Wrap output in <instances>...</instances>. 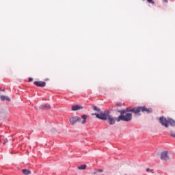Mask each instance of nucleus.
I'll return each mask as SVG.
<instances>
[{
	"mask_svg": "<svg viewBox=\"0 0 175 175\" xmlns=\"http://www.w3.org/2000/svg\"><path fill=\"white\" fill-rule=\"evenodd\" d=\"M109 115L110 112L109 111H105L104 112H100V113H92V116H96V118H99V120H103L104 121L107 120Z\"/></svg>",
	"mask_w": 175,
	"mask_h": 175,
	"instance_id": "nucleus-2",
	"label": "nucleus"
},
{
	"mask_svg": "<svg viewBox=\"0 0 175 175\" xmlns=\"http://www.w3.org/2000/svg\"><path fill=\"white\" fill-rule=\"evenodd\" d=\"M33 84L34 85H36V87H41V88L46 87V82L44 81H34Z\"/></svg>",
	"mask_w": 175,
	"mask_h": 175,
	"instance_id": "nucleus-9",
	"label": "nucleus"
},
{
	"mask_svg": "<svg viewBox=\"0 0 175 175\" xmlns=\"http://www.w3.org/2000/svg\"><path fill=\"white\" fill-rule=\"evenodd\" d=\"M122 111H125V113H129L131 111V113H134V114H137V107L131 108L128 107L124 110H122Z\"/></svg>",
	"mask_w": 175,
	"mask_h": 175,
	"instance_id": "nucleus-6",
	"label": "nucleus"
},
{
	"mask_svg": "<svg viewBox=\"0 0 175 175\" xmlns=\"http://www.w3.org/2000/svg\"><path fill=\"white\" fill-rule=\"evenodd\" d=\"M116 121L117 122H120V121L129 122V121H132V113L129 112H125V111H121L120 116L116 118Z\"/></svg>",
	"mask_w": 175,
	"mask_h": 175,
	"instance_id": "nucleus-1",
	"label": "nucleus"
},
{
	"mask_svg": "<svg viewBox=\"0 0 175 175\" xmlns=\"http://www.w3.org/2000/svg\"><path fill=\"white\" fill-rule=\"evenodd\" d=\"M92 109L94 111H98L99 113V111H100V109L98 108L96 106L93 105L92 106Z\"/></svg>",
	"mask_w": 175,
	"mask_h": 175,
	"instance_id": "nucleus-18",
	"label": "nucleus"
},
{
	"mask_svg": "<svg viewBox=\"0 0 175 175\" xmlns=\"http://www.w3.org/2000/svg\"><path fill=\"white\" fill-rule=\"evenodd\" d=\"M108 120V123L110 125H114V124H116V121H117V118H114L113 117H112L111 116H108L107 119Z\"/></svg>",
	"mask_w": 175,
	"mask_h": 175,
	"instance_id": "nucleus-8",
	"label": "nucleus"
},
{
	"mask_svg": "<svg viewBox=\"0 0 175 175\" xmlns=\"http://www.w3.org/2000/svg\"><path fill=\"white\" fill-rule=\"evenodd\" d=\"M163 2H165V3H167V0H163Z\"/></svg>",
	"mask_w": 175,
	"mask_h": 175,
	"instance_id": "nucleus-25",
	"label": "nucleus"
},
{
	"mask_svg": "<svg viewBox=\"0 0 175 175\" xmlns=\"http://www.w3.org/2000/svg\"><path fill=\"white\" fill-rule=\"evenodd\" d=\"M98 172H99L100 173H102V172H103V170H98Z\"/></svg>",
	"mask_w": 175,
	"mask_h": 175,
	"instance_id": "nucleus-24",
	"label": "nucleus"
},
{
	"mask_svg": "<svg viewBox=\"0 0 175 175\" xmlns=\"http://www.w3.org/2000/svg\"><path fill=\"white\" fill-rule=\"evenodd\" d=\"M170 136H171L172 137H175V133H173V131H171V132H170Z\"/></svg>",
	"mask_w": 175,
	"mask_h": 175,
	"instance_id": "nucleus-21",
	"label": "nucleus"
},
{
	"mask_svg": "<svg viewBox=\"0 0 175 175\" xmlns=\"http://www.w3.org/2000/svg\"><path fill=\"white\" fill-rule=\"evenodd\" d=\"M29 82L33 81V78H29Z\"/></svg>",
	"mask_w": 175,
	"mask_h": 175,
	"instance_id": "nucleus-23",
	"label": "nucleus"
},
{
	"mask_svg": "<svg viewBox=\"0 0 175 175\" xmlns=\"http://www.w3.org/2000/svg\"><path fill=\"white\" fill-rule=\"evenodd\" d=\"M40 109H51V106H50V105L49 104H44L40 106Z\"/></svg>",
	"mask_w": 175,
	"mask_h": 175,
	"instance_id": "nucleus-12",
	"label": "nucleus"
},
{
	"mask_svg": "<svg viewBox=\"0 0 175 175\" xmlns=\"http://www.w3.org/2000/svg\"><path fill=\"white\" fill-rule=\"evenodd\" d=\"M146 172H147L148 173H149V172H152V170H151V169H150V168H147V169H146Z\"/></svg>",
	"mask_w": 175,
	"mask_h": 175,
	"instance_id": "nucleus-22",
	"label": "nucleus"
},
{
	"mask_svg": "<svg viewBox=\"0 0 175 175\" xmlns=\"http://www.w3.org/2000/svg\"><path fill=\"white\" fill-rule=\"evenodd\" d=\"M83 106H81V105H73V106L72 107V111H77V110H83Z\"/></svg>",
	"mask_w": 175,
	"mask_h": 175,
	"instance_id": "nucleus-10",
	"label": "nucleus"
},
{
	"mask_svg": "<svg viewBox=\"0 0 175 175\" xmlns=\"http://www.w3.org/2000/svg\"><path fill=\"white\" fill-rule=\"evenodd\" d=\"M81 119L79 116H73L70 118V125H75L76 122H80Z\"/></svg>",
	"mask_w": 175,
	"mask_h": 175,
	"instance_id": "nucleus-5",
	"label": "nucleus"
},
{
	"mask_svg": "<svg viewBox=\"0 0 175 175\" xmlns=\"http://www.w3.org/2000/svg\"><path fill=\"white\" fill-rule=\"evenodd\" d=\"M137 114L142 111V113H146V114H150V113H152V108H147L146 106L144 107H137Z\"/></svg>",
	"mask_w": 175,
	"mask_h": 175,
	"instance_id": "nucleus-3",
	"label": "nucleus"
},
{
	"mask_svg": "<svg viewBox=\"0 0 175 175\" xmlns=\"http://www.w3.org/2000/svg\"><path fill=\"white\" fill-rule=\"evenodd\" d=\"M79 170H85L87 169V165L83 164L77 167Z\"/></svg>",
	"mask_w": 175,
	"mask_h": 175,
	"instance_id": "nucleus-15",
	"label": "nucleus"
},
{
	"mask_svg": "<svg viewBox=\"0 0 175 175\" xmlns=\"http://www.w3.org/2000/svg\"><path fill=\"white\" fill-rule=\"evenodd\" d=\"M124 103H117V106H118L119 107H121V106H124Z\"/></svg>",
	"mask_w": 175,
	"mask_h": 175,
	"instance_id": "nucleus-19",
	"label": "nucleus"
},
{
	"mask_svg": "<svg viewBox=\"0 0 175 175\" xmlns=\"http://www.w3.org/2000/svg\"><path fill=\"white\" fill-rule=\"evenodd\" d=\"M147 2H148V3H152V5H154V3H155L154 2V1H152V0H147Z\"/></svg>",
	"mask_w": 175,
	"mask_h": 175,
	"instance_id": "nucleus-20",
	"label": "nucleus"
},
{
	"mask_svg": "<svg viewBox=\"0 0 175 175\" xmlns=\"http://www.w3.org/2000/svg\"><path fill=\"white\" fill-rule=\"evenodd\" d=\"M87 118H88V116L83 115L81 118H80L81 120L79 121V122H81V124H85L87 121Z\"/></svg>",
	"mask_w": 175,
	"mask_h": 175,
	"instance_id": "nucleus-11",
	"label": "nucleus"
},
{
	"mask_svg": "<svg viewBox=\"0 0 175 175\" xmlns=\"http://www.w3.org/2000/svg\"><path fill=\"white\" fill-rule=\"evenodd\" d=\"M0 99L1 100H8V102H10V98H9L7 96H3V95L1 96Z\"/></svg>",
	"mask_w": 175,
	"mask_h": 175,
	"instance_id": "nucleus-13",
	"label": "nucleus"
},
{
	"mask_svg": "<svg viewBox=\"0 0 175 175\" xmlns=\"http://www.w3.org/2000/svg\"><path fill=\"white\" fill-rule=\"evenodd\" d=\"M171 125V126H175V121L173 119H168V126Z\"/></svg>",
	"mask_w": 175,
	"mask_h": 175,
	"instance_id": "nucleus-16",
	"label": "nucleus"
},
{
	"mask_svg": "<svg viewBox=\"0 0 175 175\" xmlns=\"http://www.w3.org/2000/svg\"><path fill=\"white\" fill-rule=\"evenodd\" d=\"M0 142L3 143V144H5V143H8V138H5L3 136L0 137Z\"/></svg>",
	"mask_w": 175,
	"mask_h": 175,
	"instance_id": "nucleus-14",
	"label": "nucleus"
},
{
	"mask_svg": "<svg viewBox=\"0 0 175 175\" xmlns=\"http://www.w3.org/2000/svg\"><path fill=\"white\" fill-rule=\"evenodd\" d=\"M159 121L163 126H165V128H168L169 119H166V118L163 117H160Z\"/></svg>",
	"mask_w": 175,
	"mask_h": 175,
	"instance_id": "nucleus-4",
	"label": "nucleus"
},
{
	"mask_svg": "<svg viewBox=\"0 0 175 175\" xmlns=\"http://www.w3.org/2000/svg\"><path fill=\"white\" fill-rule=\"evenodd\" d=\"M161 159L162 161H169L170 157H169V155H167V151H164V152H161Z\"/></svg>",
	"mask_w": 175,
	"mask_h": 175,
	"instance_id": "nucleus-7",
	"label": "nucleus"
},
{
	"mask_svg": "<svg viewBox=\"0 0 175 175\" xmlns=\"http://www.w3.org/2000/svg\"><path fill=\"white\" fill-rule=\"evenodd\" d=\"M22 172L23 173L24 175L31 174V171L27 169L22 170Z\"/></svg>",
	"mask_w": 175,
	"mask_h": 175,
	"instance_id": "nucleus-17",
	"label": "nucleus"
}]
</instances>
